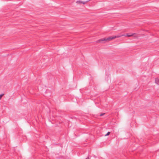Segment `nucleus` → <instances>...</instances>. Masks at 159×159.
Segmentation results:
<instances>
[{
  "label": "nucleus",
  "mask_w": 159,
  "mask_h": 159,
  "mask_svg": "<svg viewBox=\"0 0 159 159\" xmlns=\"http://www.w3.org/2000/svg\"><path fill=\"white\" fill-rule=\"evenodd\" d=\"M104 114H105V113H102V114H100V116H103Z\"/></svg>",
  "instance_id": "nucleus-9"
},
{
  "label": "nucleus",
  "mask_w": 159,
  "mask_h": 159,
  "mask_svg": "<svg viewBox=\"0 0 159 159\" xmlns=\"http://www.w3.org/2000/svg\"><path fill=\"white\" fill-rule=\"evenodd\" d=\"M115 39V36L109 37L107 38H103L100 39L97 41L96 42L97 43H100L101 41H110L113 39Z\"/></svg>",
  "instance_id": "nucleus-1"
},
{
  "label": "nucleus",
  "mask_w": 159,
  "mask_h": 159,
  "mask_svg": "<svg viewBox=\"0 0 159 159\" xmlns=\"http://www.w3.org/2000/svg\"><path fill=\"white\" fill-rule=\"evenodd\" d=\"M121 35H122V36H126V34H121Z\"/></svg>",
  "instance_id": "nucleus-10"
},
{
  "label": "nucleus",
  "mask_w": 159,
  "mask_h": 159,
  "mask_svg": "<svg viewBox=\"0 0 159 159\" xmlns=\"http://www.w3.org/2000/svg\"><path fill=\"white\" fill-rule=\"evenodd\" d=\"M82 1H80V0H78L77 1L76 3L78 4H80L82 3Z\"/></svg>",
  "instance_id": "nucleus-5"
},
{
  "label": "nucleus",
  "mask_w": 159,
  "mask_h": 159,
  "mask_svg": "<svg viewBox=\"0 0 159 159\" xmlns=\"http://www.w3.org/2000/svg\"><path fill=\"white\" fill-rule=\"evenodd\" d=\"M86 159H89V157H87L86 158Z\"/></svg>",
  "instance_id": "nucleus-11"
},
{
  "label": "nucleus",
  "mask_w": 159,
  "mask_h": 159,
  "mask_svg": "<svg viewBox=\"0 0 159 159\" xmlns=\"http://www.w3.org/2000/svg\"><path fill=\"white\" fill-rule=\"evenodd\" d=\"M89 1H86V2H83L82 1V3H83V4H85L87 2H89Z\"/></svg>",
  "instance_id": "nucleus-6"
},
{
  "label": "nucleus",
  "mask_w": 159,
  "mask_h": 159,
  "mask_svg": "<svg viewBox=\"0 0 159 159\" xmlns=\"http://www.w3.org/2000/svg\"><path fill=\"white\" fill-rule=\"evenodd\" d=\"M4 95V94H2L0 95V100L1 99L2 97Z\"/></svg>",
  "instance_id": "nucleus-7"
},
{
  "label": "nucleus",
  "mask_w": 159,
  "mask_h": 159,
  "mask_svg": "<svg viewBox=\"0 0 159 159\" xmlns=\"http://www.w3.org/2000/svg\"><path fill=\"white\" fill-rule=\"evenodd\" d=\"M115 37V38H119L122 36L121 34H118L117 35L114 36Z\"/></svg>",
  "instance_id": "nucleus-4"
},
{
  "label": "nucleus",
  "mask_w": 159,
  "mask_h": 159,
  "mask_svg": "<svg viewBox=\"0 0 159 159\" xmlns=\"http://www.w3.org/2000/svg\"><path fill=\"white\" fill-rule=\"evenodd\" d=\"M110 134V132H107V134H106L105 135V136H107L108 135H109Z\"/></svg>",
  "instance_id": "nucleus-8"
},
{
  "label": "nucleus",
  "mask_w": 159,
  "mask_h": 159,
  "mask_svg": "<svg viewBox=\"0 0 159 159\" xmlns=\"http://www.w3.org/2000/svg\"><path fill=\"white\" fill-rule=\"evenodd\" d=\"M155 83L157 84H159V78H157L155 80Z\"/></svg>",
  "instance_id": "nucleus-2"
},
{
  "label": "nucleus",
  "mask_w": 159,
  "mask_h": 159,
  "mask_svg": "<svg viewBox=\"0 0 159 159\" xmlns=\"http://www.w3.org/2000/svg\"><path fill=\"white\" fill-rule=\"evenodd\" d=\"M134 34H135L134 33V34H126V36L130 37H131V36H133V35Z\"/></svg>",
  "instance_id": "nucleus-3"
}]
</instances>
